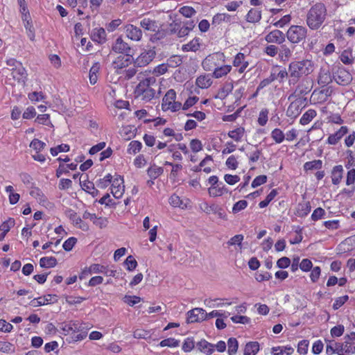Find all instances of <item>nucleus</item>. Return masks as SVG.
<instances>
[{"mask_svg": "<svg viewBox=\"0 0 355 355\" xmlns=\"http://www.w3.org/2000/svg\"><path fill=\"white\" fill-rule=\"evenodd\" d=\"M138 78L140 81L135 90L136 98L144 102L150 101L155 97L156 89L158 87L156 78L139 73Z\"/></svg>", "mask_w": 355, "mask_h": 355, "instance_id": "1", "label": "nucleus"}, {"mask_svg": "<svg viewBox=\"0 0 355 355\" xmlns=\"http://www.w3.org/2000/svg\"><path fill=\"white\" fill-rule=\"evenodd\" d=\"M313 70L314 65L310 60L291 62L288 65L289 85H295L300 78L311 74Z\"/></svg>", "mask_w": 355, "mask_h": 355, "instance_id": "2", "label": "nucleus"}, {"mask_svg": "<svg viewBox=\"0 0 355 355\" xmlns=\"http://www.w3.org/2000/svg\"><path fill=\"white\" fill-rule=\"evenodd\" d=\"M327 16V8L324 3H316L307 11L306 24L313 31L320 28Z\"/></svg>", "mask_w": 355, "mask_h": 355, "instance_id": "3", "label": "nucleus"}, {"mask_svg": "<svg viewBox=\"0 0 355 355\" xmlns=\"http://www.w3.org/2000/svg\"><path fill=\"white\" fill-rule=\"evenodd\" d=\"M176 92L174 89H169L164 95L162 103V108L164 111L176 112L180 110L182 104L180 102L175 101Z\"/></svg>", "mask_w": 355, "mask_h": 355, "instance_id": "4", "label": "nucleus"}, {"mask_svg": "<svg viewBox=\"0 0 355 355\" xmlns=\"http://www.w3.org/2000/svg\"><path fill=\"white\" fill-rule=\"evenodd\" d=\"M225 62V55L223 53L217 52L207 55L202 61V68L207 71H214L219 65Z\"/></svg>", "mask_w": 355, "mask_h": 355, "instance_id": "5", "label": "nucleus"}, {"mask_svg": "<svg viewBox=\"0 0 355 355\" xmlns=\"http://www.w3.org/2000/svg\"><path fill=\"white\" fill-rule=\"evenodd\" d=\"M307 29L304 26L293 25L286 32L287 39L293 44H297L305 40Z\"/></svg>", "mask_w": 355, "mask_h": 355, "instance_id": "6", "label": "nucleus"}, {"mask_svg": "<svg viewBox=\"0 0 355 355\" xmlns=\"http://www.w3.org/2000/svg\"><path fill=\"white\" fill-rule=\"evenodd\" d=\"M123 177L119 175H116L114 180L112 181L111 193L115 198H120L124 193L125 186Z\"/></svg>", "mask_w": 355, "mask_h": 355, "instance_id": "7", "label": "nucleus"}, {"mask_svg": "<svg viewBox=\"0 0 355 355\" xmlns=\"http://www.w3.org/2000/svg\"><path fill=\"white\" fill-rule=\"evenodd\" d=\"M207 319V313L202 308H195L187 312V322H200Z\"/></svg>", "mask_w": 355, "mask_h": 355, "instance_id": "8", "label": "nucleus"}, {"mask_svg": "<svg viewBox=\"0 0 355 355\" xmlns=\"http://www.w3.org/2000/svg\"><path fill=\"white\" fill-rule=\"evenodd\" d=\"M333 78L340 85L349 84L352 79L351 73L343 67H338L337 71L334 73Z\"/></svg>", "mask_w": 355, "mask_h": 355, "instance_id": "9", "label": "nucleus"}, {"mask_svg": "<svg viewBox=\"0 0 355 355\" xmlns=\"http://www.w3.org/2000/svg\"><path fill=\"white\" fill-rule=\"evenodd\" d=\"M124 31L125 33V35L130 40L139 42L142 38V31L141 30L132 24H127L124 26Z\"/></svg>", "mask_w": 355, "mask_h": 355, "instance_id": "10", "label": "nucleus"}, {"mask_svg": "<svg viewBox=\"0 0 355 355\" xmlns=\"http://www.w3.org/2000/svg\"><path fill=\"white\" fill-rule=\"evenodd\" d=\"M156 53L153 49L142 52L136 59L135 64L138 67H144L148 64L155 57Z\"/></svg>", "mask_w": 355, "mask_h": 355, "instance_id": "11", "label": "nucleus"}, {"mask_svg": "<svg viewBox=\"0 0 355 355\" xmlns=\"http://www.w3.org/2000/svg\"><path fill=\"white\" fill-rule=\"evenodd\" d=\"M67 216L70 219L74 226L81 229L83 231H87L89 230L88 225L85 223L80 216L77 215V213L72 209H69L66 211Z\"/></svg>", "mask_w": 355, "mask_h": 355, "instance_id": "12", "label": "nucleus"}, {"mask_svg": "<svg viewBox=\"0 0 355 355\" xmlns=\"http://www.w3.org/2000/svg\"><path fill=\"white\" fill-rule=\"evenodd\" d=\"M112 49V51L116 53L129 55L128 53L131 49L130 45L125 42L122 37H119L116 38L113 43Z\"/></svg>", "mask_w": 355, "mask_h": 355, "instance_id": "13", "label": "nucleus"}, {"mask_svg": "<svg viewBox=\"0 0 355 355\" xmlns=\"http://www.w3.org/2000/svg\"><path fill=\"white\" fill-rule=\"evenodd\" d=\"M304 101L301 98H297L293 101L288 106L286 110V115L291 118L297 117L303 107Z\"/></svg>", "mask_w": 355, "mask_h": 355, "instance_id": "14", "label": "nucleus"}, {"mask_svg": "<svg viewBox=\"0 0 355 355\" xmlns=\"http://www.w3.org/2000/svg\"><path fill=\"white\" fill-rule=\"evenodd\" d=\"M311 89L308 79L303 80L296 87L293 94L289 96V99L293 96H300L308 94Z\"/></svg>", "mask_w": 355, "mask_h": 355, "instance_id": "15", "label": "nucleus"}, {"mask_svg": "<svg viewBox=\"0 0 355 355\" xmlns=\"http://www.w3.org/2000/svg\"><path fill=\"white\" fill-rule=\"evenodd\" d=\"M233 65L239 67L238 71L239 73H243L249 65L248 61L245 60V56L242 53H239L234 57Z\"/></svg>", "mask_w": 355, "mask_h": 355, "instance_id": "16", "label": "nucleus"}, {"mask_svg": "<svg viewBox=\"0 0 355 355\" xmlns=\"http://www.w3.org/2000/svg\"><path fill=\"white\" fill-rule=\"evenodd\" d=\"M268 43L282 44L285 41L284 34L279 30H274L270 32L265 37Z\"/></svg>", "mask_w": 355, "mask_h": 355, "instance_id": "17", "label": "nucleus"}, {"mask_svg": "<svg viewBox=\"0 0 355 355\" xmlns=\"http://www.w3.org/2000/svg\"><path fill=\"white\" fill-rule=\"evenodd\" d=\"M334 79L328 69L321 67L318 76V83L320 85L324 87L332 82Z\"/></svg>", "mask_w": 355, "mask_h": 355, "instance_id": "18", "label": "nucleus"}, {"mask_svg": "<svg viewBox=\"0 0 355 355\" xmlns=\"http://www.w3.org/2000/svg\"><path fill=\"white\" fill-rule=\"evenodd\" d=\"M12 76L18 83H24L26 79L27 73L22 64L16 68H12Z\"/></svg>", "mask_w": 355, "mask_h": 355, "instance_id": "19", "label": "nucleus"}, {"mask_svg": "<svg viewBox=\"0 0 355 355\" xmlns=\"http://www.w3.org/2000/svg\"><path fill=\"white\" fill-rule=\"evenodd\" d=\"M347 132V127L342 126L336 132L329 136L327 143L330 145H336Z\"/></svg>", "mask_w": 355, "mask_h": 355, "instance_id": "20", "label": "nucleus"}, {"mask_svg": "<svg viewBox=\"0 0 355 355\" xmlns=\"http://www.w3.org/2000/svg\"><path fill=\"white\" fill-rule=\"evenodd\" d=\"M228 189L223 182H220L216 186L210 187L208 189L209 196L213 198L221 196L223 194L228 193Z\"/></svg>", "mask_w": 355, "mask_h": 355, "instance_id": "21", "label": "nucleus"}, {"mask_svg": "<svg viewBox=\"0 0 355 355\" xmlns=\"http://www.w3.org/2000/svg\"><path fill=\"white\" fill-rule=\"evenodd\" d=\"M344 169L342 165L335 166L331 173L332 184L338 185L341 182L343 177Z\"/></svg>", "mask_w": 355, "mask_h": 355, "instance_id": "22", "label": "nucleus"}, {"mask_svg": "<svg viewBox=\"0 0 355 355\" xmlns=\"http://www.w3.org/2000/svg\"><path fill=\"white\" fill-rule=\"evenodd\" d=\"M235 17L227 13H218L212 19V24L215 26L220 25L222 22L232 23L234 22Z\"/></svg>", "mask_w": 355, "mask_h": 355, "instance_id": "23", "label": "nucleus"}, {"mask_svg": "<svg viewBox=\"0 0 355 355\" xmlns=\"http://www.w3.org/2000/svg\"><path fill=\"white\" fill-rule=\"evenodd\" d=\"M261 19V10L259 8H251L245 16V20L251 24H257Z\"/></svg>", "mask_w": 355, "mask_h": 355, "instance_id": "24", "label": "nucleus"}, {"mask_svg": "<svg viewBox=\"0 0 355 355\" xmlns=\"http://www.w3.org/2000/svg\"><path fill=\"white\" fill-rule=\"evenodd\" d=\"M131 63V58L129 55L119 56L112 63L113 67L116 69H121L127 67Z\"/></svg>", "mask_w": 355, "mask_h": 355, "instance_id": "25", "label": "nucleus"}, {"mask_svg": "<svg viewBox=\"0 0 355 355\" xmlns=\"http://www.w3.org/2000/svg\"><path fill=\"white\" fill-rule=\"evenodd\" d=\"M169 203L174 207H180L181 209H186L189 203L188 199H181L180 196L176 194H173L169 198Z\"/></svg>", "mask_w": 355, "mask_h": 355, "instance_id": "26", "label": "nucleus"}, {"mask_svg": "<svg viewBox=\"0 0 355 355\" xmlns=\"http://www.w3.org/2000/svg\"><path fill=\"white\" fill-rule=\"evenodd\" d=\"M196 85L201 89H207L212 84L211 75L205 74L198 76L196 80Z\"/></svg>", "mask_w": 355, "mask_h": 355, "instance_id": "27", "label": "nucleus"}, {"mask_svg": "<svg viewBox=\"0 0 355 355\" xmlns=\"http://www.w3.org/2000/svg\"><path fill=\"white\" fill-rule=\"evenodd\" d=\"M311 206L309 201H303L297 205L296 214L299 217H304L311 211Z\"/></svg>", "mask_w": 355, "mask_h": 355, "instance_id": "28", "label": "nucleus"}, {"mask_svg": "<svg viewBox=\"0 0 355 355\" xmlns=\"http://www.w3.org/2000/svg\"><path fill=\"white\" fill-rule=\"evenodd\" d=\"M326 342L327 343L326 346V352L327 354H340V353H341L342 345H340V343H337L334 340H326Z\"/></svg>", "mask_w": 355, "mask_h": 355, "instance_id": "29", "label": "nucleus"}, {"mask_svg": "<svg viewBox=\"0 0 355 355\" xmlns=\"http://www.w3.org/2000/svg\"><path fill=\"white\" fill-rule=\"evenodd\" d=\"M92 273H103L107 275V268L100 264L95 263L91 265L88 268H85L83 272L84 275H91Z\"/></svg>", "mask_w": 355, "mask_h": 355, "instance_id": "30", "label": "nucleus"}, {"mask_svg": "<svg viewBox=\"0 0 355 355\" xmlns=\"http://www.w3.org/2000/svg\"><path fill=\"white\" fill-rule=\"evenodd\" d=\"M245 130L244 128L239 127L234 130L229 131L227 135L236 142H240L242 141L245 135Z\"/></svg>", "mask_w": 355, "mask_h": 355, "instance_id": "31", "label": "nucleus"}, {"mask_svg": "<svg viewBox=\"0 0 355 355\" xmlns=\"http://www.w3.org/2000/svg\"><path fill=\"white\" fill-rule=\"evenodd\" d=\"M92 38L98 43L104 42L106 38L105 31L103 28H94L92 33Z\"/></svg>", "mask_w": 355, "mask_h": 355, "instance_id": "32", "label": "nucleus"}, {"mask_svg": "<svg viewBox=\"0 0 355 355\" xmlns=\"http://www.w3.org/2000/svg\"><path fill=\"white\" fill-rule=\"evenodd\" d=\"M259 351V343L257 341L246 343L243 355H256Z\"/></svg>", "mask_w": 355, "mask_h": 355, "instance_id": "33", "label": "nucleus"}, {"mask_svg": "<svg viewBox=\"0 0 355 355\" xmlns=\"http://www.w3.org/2000/svg\"><path fill=\"white\" fill-rule=\"evenodd\" d=\"M231 69L232 66L230 65L220 64L217 68H216L215 70L213 71L212 77L215 78H220L230 73Z\"/></svg>", "mask_w": 355, "mask_h": 355, "instance_id": "34", "label": "nucleus"}, {"mask_svg": "<svg viewBox=\"0 0 355 355\" xmlns=\"http://www.w3.org/2000/svg\"><path fill=\"white\" fill-rule=\"evenodd\" d=\"M198 349L203 353L210 355L214 350V345L202 340L198 343Z\"/></svg>", "mask_w": 355, "mask_h": 355, "instance_id": "35", "label": "nucleus"}, {"mask_svg": "<svg viewBox=\"0 0 355 355\" xmlns=\"http://www.w3.org/2000/svg\"><path fill=\"white\" fill-rule=\"evenodd\" d=\"M316 111L313 109L308 110L301 117L300 120V124L304 125L311 122L313 118L316 116Z\"/></svg>", "mask_w": 355, "mask_h": 355, "instance_id": "36", "label": "nucleus"}, {"mask_svg": "<svg viewBox=\"0 0 355 355\" xmlns=\"http://www.w3.org/2000/svg\"><path fill=\"white\" fill-rule=\"evenodd\" d=\"M294 349L291 347H274L272 348V355H290L293 354Z\"/></svg>", "mask_w": 355, "mask_h": 355, "instance_id": "37", "label": "nucleus"}, {"mask_svg": "<svg viewBox=\"0 0 355 355\" xmlns=\"http://www.w3.org/2000/svg\"><path fill=\"white\" fill-rule=\"evenodd\" d=\"M322 167V162L320 159H315L311 162L304 163L303 168L305 171L311 170H319Z\"/></svg>", "mask_w": 355, "mask_h": 355, "instance_id": "38", "label": "nucleus"}, {"mask_svg": "<svg viewBox=\"0 0 355 355\" xmlns=\"http://www.w3.org/2000/svg\"><path fill=\"white\" fill-rule=\"evenodd\" d=\"M164 172V169L156 165H153L147 170L148 175L153 180H155L159 177Z\"/></svg>", "mask_w": 355, "mask_h": 355, "instance_id": "39", "label": "nucleus"}, {"mask_svg": "<svg viewBox=\"0 0 355 355\" xmlns=\"http://www.w3.org/2000/svg\"><path fill=\"white\" fill-rule=\"evenodd\" d=\"M57 264V259L53 257H42L40 260V265L42 268H53Z\"/></svg>", "mask_w": 355, "mask_h": 355, "instance_id": "40", "label": "nucleus"}, {"mask_svg": "<svg viewBox=\"0 0 355 355\" xmlns=\"http://www.w3.org/2000/svg\"><path fill=\"white\" fill-rule=\"evenodd\" d=\"M200 46V39L194 38L188 44L183 45L182 50L184 51H196L199 49Z\"/></svg>", "mask_w": 355, "mask_h": 355, "instance_id": "41", "label": "nucleus"}, {"mask_svg": "<svg viewBox=\"0 0 355 355\" xmlns=\"http://www.w3.org/2000/svg\"><path fill=\"white\" fill-rule=\"evenodd\" d=\"M100 70V64L99 63H95L93 64V66L91 67L89 70V82L92 85H94L98 80V73Z\"/></svg>", "mask_w": 355, "mask_h": 355, "instance_id": "42", "label": "nucleus"}, {"mask_svg": "<svg viewBox=\"0 0 355 355\" xmlns=\"http://www.w3.org/2000/svg\"><path fill=\"white\" fill-rule=\"evenodd\" d=\"M140 26L147 30L150 31H155L157 28L156 22L154 20H152L149 18H144L140 21Z\"/></svg>", "mask_w": 355, "mask_h": 355, "instance_id": "43", "label": "nucleus"}, {"mask_svg": "<svg viewBox=\"0 0 355 355\" xmlns=\"http://www.w3.org/2000/svg\"><path fill=\"white\" fill-rule=\"evenodd\" d=\"M142 144L139 141H132L130 142L128 148V153L130 155H135L141 149Z\"/></svg>", "mask_w": 355, "mask_h": 355, "instance_id": "44", "label": "nucleus"}, {"mask_svg": "<svg viewBox=\"0 0 355 355\" xmlns=\"http://www.w3.org/2000/svg\"><path fill=\"white\" fill-rule=\"evenodd\" d=\"M228 350L227 352L229 355H234L238 350L239 343L236 338H230L227 341Z\"/></svg>", "mask_w": 355, "mask_h": 355, "instance_id": "45", "label": "nucleus"}, {"mask_svg": "<svg viewBox=\"0 0 355 355\" xmlns=\"http://www.w3.org/2000/svg\"><path fill=\"white\" fill-rule=\"evenodd\" d=\"M271 137L277 144H281L285 139V135L279 128H275L271 132Z\"/></svg>", "mask_w": 355, "mask_h": 355, "instance_id": "46", "label": "nucleus"}, {"mask_svg": "<svg viewBox=\"0 0 355 355\" xmlns=\"http://www.w3.org/2000/svg\"><path fill=\"white\" fill-rule=\"evenodd\" d=\"M180 345V341L173 338H168L166 339H164L162 340L159 343L160 347H178Z\"/></svg>", "mask_w": 355, "mask_h": 355, "instance_id": "47", "label": "nucleus"}, {"mask_svg": "<svg viewBox=\"0 0 355 355\" xmlns=\"http://www.w3.org/2000/svg\"><path fill=\"white\" fill-rule=\"evenodd\" d=\"M277 191L276 189H272L270 193L266 196V199L263 201H261L259 204L260 208H264L268 205V204L275 198L277 195Z\"/></svg>", "mask_w": 355, "mask_h": 355, "instance_id": "48", "label": "nucleus"}, {"mask_svg": "<svg viewBox=\"0 0 355 355\" xmlns=\"http://www.w3.org/2000/svg\"><path fill=\"white\" fill-rule=\"evenodd\" d=\"M292 55V51L286 45L281 46L279 57L283 61H288Z\"/></svg>", "mask_w": 355, "mask_h": 355, "instance_id": "49", "label": "nucleus"}, {"mask_svg": "<svg viewBox=\"0 0 355 355\" xmlns=\"http://www.w3.org/2000/svg\"><path fill=\"white\" fill-rule=\"evenodd\" d=\"M133 336H134V338H137V339L143 338V339L148 340V339L150 338L151 334H150V331L138 329L134 331Z\"/></svg>", "mask_w": 355, "mask_h": 355, "instance_id": "50", "label": "nucleus"}, {"mask_svg": "<svg viewBox=\"0 0 355 355\" xmlns=\"http://www.w3.org/2000/svg\"><path fill=\"white\" fill-rule=\"evenodd\" d=\"M182 64V58L180 55L171 56L166 61L168 67H176Z\"/></svg>", "mask_w": 355, "mask_h": 355, "instance_id": "51", "label": "nucleus"}, {"mask_svg": "<svg viewBox=\"0 0 355 355\" xmlns=\"http://www.w3.org/2000/svg\"><path fill=\"white\" fill-rule=\"evenodd\" d=\"M340 345H342L341 353L346 354L347 355L355 354V352H354V347L349 340H345V342L340 343Z\"/></svg>", "mask_w": 355, "mask_h": 355, "instance_id": "52", "label": "nucleus"}, {"mask_svg": "<svg viewBox=\"0 0 355 355\" xmlns=\"http://www.w3.org/2000/svg\"><path fill=\"white\" fill-rule=\"evenodd\" d=\"M0 352L8 354L13 353L15 352V347L9 342L0 341Z\"/></svg>", "mask_w": 355, "mask_h": 355, "instance_id": "53", "label": "nucleus"}, {"mask_svg": "<svg viewBox=\"0 0 355 355\" xmlns=\"http://www.w3.org/2000/svg\"><path fill=\"white\" fill-rule=\"evenodd\" d=\"M112 175L111 174L106 175L103 179H100L97 182V187L101 189H105L112 181Z\"/></svg>", "mask_w": 355, "mask_h": 355, "instance_id": "54", "label": "nucleus"}, {"mask_svg": "<svg viewBox=\"0 0 355 355\" xmlns=\"http://www.w3.org/2000/svg\"><path fill=\"white\" fill-rule=\"evenodd\" d=\"M124 264L128 271H132L137 266V261L132 255H130L126 258Z\"/></svg>", "mask_w": 355, "mask_h": 355, "instance_id": "55", "label": "nucleus"}, {"mask_svg": "<svg viewBox=\"0 0 355 355\" xmlns=\"http://www.w3.org/2000/svg\"><path fill=\"white\" fill-rule=\"evenodd\" d=\"M69 146L67 144H60L55 148H51L50 149L51 154L53 156H56L59 153L61 152H68L69 150Z\"/></svg>", "mask_w": 355, "mask_h": 355, "instance_id": "56", "label": "nucleus"}, {"mask_svg": "<svg viewBox=\"0 0 355 355\" xmlns=\"http://www.w3.org/2000/svg\"><path fill=\"white\" fill-rule=\"evenodd\" d=\"M46 146V144L37 139H34L30 144V147L33 148L36 150V153H39Z\"/></svg>", "mask_w": 355, "mask_h": 355, "instance_id": "57", "label": "nucleus"}, {"mask_svg": "<svg viewBox=\"0 0 355 355\" xmlns=\"http://www.w3.org/2000/svg\"><path fill=\"white\" fill-rule=\"evenodd\" d=\"M329 95V89H322L319 92L315 90L312 94L313 96H318L317 100L320 102H323L324 101H325Z\"/></svg>", "mask_w": 355, "mask_h": 355, "instance_id": "58", "label": "nucleus"}, {"mask_svg": "<svg viewBox=\"0 0 355 355\" xmlns=\"http://www.w3.org/2000/svg\"><path fill=\"white\" fill-rule=\"evenodd\" d=\"M248 203L245 200H241L236 202L232 207V212L234 214L238 213L244 209H245L248 206Z\"/></svg>", "mask_w": 355, "mask_h": 355, "instance_id": "59", "label": "nucleus"}, {"mask_svg": "<svg viewBox=\"0 0 355 355\" xmlns=\"http://www.w3.org/2000/svg\"><path fill=\"white\" fill-rule=\"evenodd\" d=\"M194 340L193 338H187L182 345V349L185 352H189L194 348Z\"/></svg>", "mask_w": 355, "mask_h": 355, "instance_id": "60", "label": "nucleus"}, {"mask_svg": "<svg viewBox=\"0 0 355 355\" xmlns=\"http://www.w3.org/2000/svg\"><path fill=\"white\" fill-rule=\"evenodd\" d=\"M313 268V263L309 259H304L300 263V268L303 272H309Z\"/></svg>", "mask_w": 355, "mask_h": 355, "instance_id": "61", "label": "nucleus"}, {"mask_svg": "<svg viewBox=\"0 0 355 355\" xmlns=\"http://www.w3.org/2000/svg\"><path fill=\"white\" fill-rule=\"evenodd\" d=\"M349 300V296L345 295L339 297H337L335 300V302L333 304V309L334 310L338 309L341 307L347 300Z\"/></svg>", "mask_w": 355, "mask_h": 355, "instance_id": "62", "label": "nucleus"}, {"mask_svg": "<svg viewBox=\"0 0 355 355\" xmlns=\"http://www.w3.org/2000/svg\"><path fill=\"white\" fill-rule=\"evenodd\" d=\"M190 148L193 153H198L202 149V142L197 139H193L190 141Z\"/></svg>", "mask_w": 355, "mask_h": 355, "instance_id": "63", "label": "nucleus"}, {"mask_svg": "<svg viewBox=\"0 0 355 355\" xmlns=\"http://www.w3.org/2000/svg\"><path fill=\"white\" fill-rule=\"evenodd\" d=\"M180 12L186 17H191L196 14V10L191 6H183L180 9Z\"/></svg>", "mask_w": 355, "mask_h": 355, "instance_id": "64", "label": "nucleus"}]
</instances>
